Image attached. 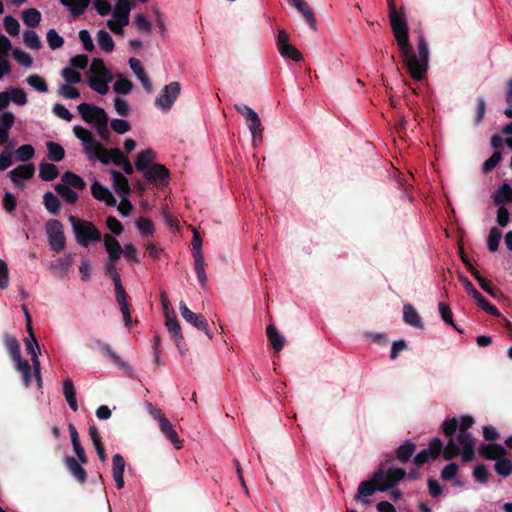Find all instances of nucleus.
<instances>
[{
	"instance_id": "nucleus-40",
	"label": "nucleus",
	"mask_w": 512,
	"mask_h": 512,
	"mask_svg": "<svg viewBox=\"0 0 512 512\" xmlns=\"http://www.w3.org/2000/svg\"><path fill=\"white\" fill-rule=\"evenodd\" d=\"M8 90L11 103L17 106H24L28 103L27 94L22 88L9 87Z\"/></svg>"
},
{
	"instance_id": "nucleus-2",
	"label": "nucleus",
	"mask_w": 512,
	"mask_h": 512,
	"mask_svg": "<svg viewBox=\"0 0 512 512\" xmlns=\"http://www.w3.org/2000/svg\"><path fill=\"white\" fill-rule=\"evenodd\" d=\"M406 475L402 468L385 467L381 465L369 480L363 481L358 487L357 500L364 502L363 498L370 497L376 490L385 492L400 482ZM365 503H367L365 501Z\"/></svg>"
},
{
	"instance_id": "nucleus-20",
	"label": "nucleus",
	"mask_w": 512,
	"mask_h": 512,
	"mask_svg": "<svg viewBox=\"0 0 512 512\" xmlns=\"http://www.w3.org/2000/svg\"><path fill=\"white\" fill-rule=\"evenodd\" d=\"M124 471V458L120 454H115L112 458V474L118 489H122L124 487Z\"/></svg>"
},
{
	"instance_id": "nucleus-36",
	"label": "nucleus",
	"mask_w": 512,
	"mask_h": 512,
	"mask_svg": "<svg viewBox=\"0 0 512 512\" xmlns=\"http://www.w3.org/2000/svg\"><path fill=\"white\" fill-rule=\"evenodd\" d=\"M61 3L68 7L73 16L81 15L87 8L90 0H60Z\"/></svg>"
},
{
	"instance_id": "nucleus-26",
	"label": "nucleus",
	"mask_w": 512,
	"mask_h": 512,
	"mask_svg": "<svg viewBox=\"0 0 512 512\" xmlns=\"http://www.w3.org/2000/svg\"><path fill=\"white\" fill-rule=\"evenodd\" d=\"M114 163L123 168L124 172L128 175L133 173V167L127 157L118 148H112V154L108 159V164Z\"/></svg>"
},
{
	"instance_id": "nucleus-31",
	"label": "nucleus",
	"mask_w": 512,
	"mask_h": 512,
	"mask_svg": "<svg viewBox=\"0 0 512 512\" xmlns=\"http://www.w3.org/2000/svg\"><path fill=\"white\" fill-rule=\"evenodd\" d=\"M155 158V153L151 149H146L138 153L135 166L137 170L144 172Z\"/></svg>"
},
{
	"instance_id": "nucleus-6",
	"label": "nucleus",
	"mask_w": 512,
	"mask_h": 512,
	"mask_svg": "<svg viewBox=\"0 0 512 512\" xmlns=\"http://www.w3.org/2000/svg\"><path fill=\"white\" fill-rule=\"evenodd\" d=\"M69 221L79 245L88 247L90 244L99 242L102 239L101 232L92 222L75 218L74 216H70Z\"/></svg>"
},
{
	"instance_id": "nucleus-22",
	"label": "nucleus",
	"mask_w": 512,
	"mask_h": 512,
	"mask_svg": "<svg viewBox=\"0 0 512 512\" xmlns=\"http://www.w3.org/2000/svg\"><path fill=\"white\" fill-rule=\"evenodd\" d=\"M129 65H130L131 70L136 75L137 79L140 81L142 87L145 89V91L150 93L152 91V84L150 82L149 77L145 73L140 60H138L136 58H130Z\"/></svg>"
},
{
	"instance_id": "nucleus-52",
	"label": "nucleus",
	"mask_w": 512,
	"mask_h": 512,
	"mask_svg": "<svg viewBox=\"0 0 512 512\" xmlns=\"http://www.w3.org/2000/svg\"><path fill=\"white\" fill-rule=\"evenodd\" d=\"M61 76L67 84H77L81 82V74L72 67H65L61 70Z\"/></svg>"
},
{
	"instance_id": "nucleus-1",
	"label": "nucleus",
	"mask_w": 512,
	"mask_h": 512,
	"mask_svg": "<svg viewBox=\"0 0 512 512\" xmlns=\"http://www.w3.org/2000/svg\"><path fill=\"white\" fill-rule=\"evenodd\" d=\"M389 19L394 37L399 46L404 65L414 80L420 81L426 75L429 61V49L425 38L421 35L418 41V55L409 43V29L405 15L398 11L394 0H387Z\"/></svg>"
},
{
	"instance_id": "nucleus-51",
	"label": "nucleus",
	"mask_w": 512,
	"mask_h": 512,
	"mask_svg": "<svg viewBox=\"0 0 512 512\" xmlns=\"http://www.w3.org/2000/svg\"><path fill=\"white\" fill-rule=\"evenodd\" d=\"M58 95L65 99H76L80 96V92L73 84L63 83L59 85Z\"/></svg>"
},
{
	"instance_id": "nucleus-61",
	"label": "nucleus",
	"mask_w": 512,
	"mask_h": 512,
	"mask_svg": "<svg viewBox=\"0 0 512 512\" xmlns=\"http://www.w3.org/2000/svg\"><path fill=\"white\" fill-rule=\"evenodd\" d=\"M73 263V256L67 255L64 258H60L57 260L55 265L53 266L54 270H58L61 274H66L71 264Z\"/></svg>"
},
{
	"instance_id": "nucleus-42",
	"label": "nucleus",
	"mask_w": 512,
	"mask_h": 512,
	"mask_svg": "<svg viewBox=\"0 0 512 512\" xmlns=\"http://www.w3.org/2000/svg\"><path fill=\"white\" fill-rule=\"evenodd\" d=\"M494 202L501 205L503 202L512 200V187L509 184H503L493 196Z\"/></svg>"
},
{
	"instance_id": "nucleus-58",
	"label": "nucleus",
	"mask_w": 512,
	"mask_h": 512,
	"mask_svg": "<svg viewBox=\"0 0 512 512\" xmlns=\"http://www.w3.org/2000/svg\"><path fill=\"white\" fill-rule=\"evenodd\" d=\"M15 155L17 160L27 161L34 156V148L28 144L22 145L15 151Z\"/></svg>"
},
{
	"instance_id": "nucleus-60",
	"label": "nucleus",
	"mask_w": 512,
	"mask_h": 512,
	"mask_svg": "<svg viewBox=\"0 0 512 512\" xmlns=\"http://www.w3.org/2000/svg\"><path fill=\"white\" fill-rule=\"evenodd\" d=\"M438 309H439V312H440V315H441V318L443 319V321L446 324L451 325L454 328H456L454 321H453L452 312H451L450 307L446 303L440 302L438 304Z\"/></svg>"
},
{
	"instance_id": "nucleus-16",
	"label": "nucleus",
	"mask_w": 512,
	"mask_h": 512,
	"mask_svg": "<svg viewBox=\"0 0 512 512\" xmlns=\"http://www.w3.org/2000/svg\"><path fill=\"white\" fill-rule=\"evenodd\" d=\"M144 175L149 182L166 185L168 183L169 172L160 164H153L144 171Z\"/></svg>"
},
{
	"instance_id": "nucleus-5",
	"label": "nucleus",
	"mask_w": 512,
	"mask_h": 512,
	"mask_svg": "<svg viewBox=\"0 0 512 512\" xmlns=\"http://www.w3.org/2000/svg\"><path fill=\"white\" fill-rule=\"evenodd\" d=\"M113 80L111 71L101 59L94 58L90 64L88 85L95 92L105 95L109 91V83Z\"/></svg>"
},
{
	"instance_id": "nucleus-63",
	"label": "nucleus",
	"mask_w": 512,
	"mask_h": 512,
	"mask_svg": "<svg viewBox=\"0 0 512 512\" xmlns=\"http://www.w3.org/2000/svg\"><path fill=\"white\" fill-rule=\"evenodd\" d=\"M458 465L454 462L446 465L442 472H441V478L444 480V481H450L452 479H454L458 473Z\"/></svg>"
},
{
	"instance_id": "nucleus-62",
	"label": "nucleus",
	"mask_w": 512,
	"mask_h": 512,
	"mask_svg": "<svg viewBox=\"0 0 512 512\" xmlns=\"http://www.w3.org/2000/svg\"><path fill=\"white\" fill-rule=\"evenodd\" d=\"M87 65L88 57L84 54L76 55L69 60V67H72L75 70H84L87 67Z\"/></svg>"
},
{
	"instance_id": "nucleus-14",
	"label": "nucleus",
	"mask_w": 512,
	"mask_h": 512,
	"mask_svg": "<svg viewBox=\"0 0 512 512\" xmlns=\"http://www.w3.org/2000/svg\"><path fill=\"white\" fill-rule=\"evenodd\" d=\"M442 450L444 451L442 441L439 438H435L430 442L428 448L416 454L414 462L417 465L427 463L430 460L436 459Z\"/></svg>"
},
{
	"instance_id": "nucleus-8",
	"label": "nucleus",
	"mask_w": 512,
	"mask_h": 512,
	"mask_svg": "<svg viewBox=\"0 0 512 512\" xmlns=\"http://www.w3.org/2000/svg\"><path fill=\"white\" fill-rule=\"evenodd\" d=\"M5 346L12 360L16 365V369L21 373L23 383L26 387L30 386L32 376L30 373V365L27 360L21 357L20 345L16 338L12 336L5 337Z\"/></svg>"
},
{
	"instance_id": "nucleus-39",
	"label": "nucleus",
	"mask_w": 512,
	"mask_h": 512,
	"mask_svg": "<svg viewBox=\"0 0 512 512\" xmlns=\"http://www.w3.org/2000/svg\"><path fill=\"white\" fill-rule=\"evenodd\" d=\"M117 302L120 306V310L123 314V319L125 322V325L130 328L132 325V319L131 314L129 310V305L127 302V294L126 292L116 295Z\"/></svg>"
},
{
	"instance_id": "nucleus-19",
	"label": "nucleus",
	"mask_w": 512,
	"mask_h": 512,
	"mask_svg": "<svg viewBox=\"0 0 512 512\" xmlns=\"http://www.w3.org/2000/svg\"><path fill=\"white\" fill-rule=\"evenodd\" d=\"M15 116L11 111L0 113V145L5 144L9 139V131L13 127Z\"/></svg>"
},
{
	"instance_id": "nucleus-24",
	"label": "nucleus",
	"mask_w": 512,
	"mask_h": 512,
	"mask_svg": "<svg viewBox=\"0 0 512 512\" xmlns=\"http://www.w3.org/2000/svg\"><path fill=\"white\" fill-rule=\"evenodd\" d=\"M110 174L113 180V188L115 192L120 196H129L130 187L127 178L116 170H110Z\"/></svg>"
},
{
	"instance_id": "nucleus-43",
	"label": "nucleus",
	"mask_w": 512,
	"mask_h": 512,
	"mask_svg": "<svg viewBox=\"0 0 512 512\" xmlns=\"http://www.w3.org/2000/svg\"><path fill=\"white\" fill-rule=\"evenodd\" d=\"M415 451V445L414 443L410 441H406L404 444L400 445L397 449L396 456L399 461L405 463L407 462L410 457L413 455Z\"/></svg>"
},
{
	"instance_id": "nucleus-29",
	"label": "nucleus",
	"mask_w": 512,
	"mask_h": 512,
	"mask_svg": "<svg viewBox=\"0 0 512 512\" xmlns=\"http://www.w3.org/2000/svg\"><path fill=\"white\" fill-rule=\"evenodd\" d=\"M479 453L486 459H499L505 453V449L498 444H484L480 446Z\"/></svg>"
},
{
	"instance_id": "nucleus-46",
	"label": "nucleus",
	"mask_w": 512,
	"mask_h": 512,
	"mask_svg": "<svg viewBox=\"0 0 512 512\" xmlns=\"http://www.w3.org/2000/svg\"><path fill=\"white\" fill-rule=\"evenodd\" d=\"M44 206L53 215H57L60 212V202L57 197L51 193L46 192L44 194Z\"/></svg>"
},
{
	"instance_id": "nucleus-48",
	"label": "nucleus",
	"mask_w": 512,
	"mask_h": 512,
	"mask_svg": "<svg viewBox=\"0 0 512 512\" xmlns=\"http://www.w3.org/2000/svg\"><path fill=\"white\" fill-rule=\"evenodd\" d=\"M23 40L25 45L33 50H39L42 46L38 34L33 30H27L23 33Z\"/></svg>"
},
{
	"instance_id": "nucleus-7",
	"label": "nucleus",
	"mask_w": 512,
	"mask_h": 512,
	"mask_svg": "<svg viewBox=\"0 0 512 512\" xmlns=\"http://www.w3.org/2000/svg\"><path fill=\"white\" fill-rule=\"evenodd\" d=\"M131 11L130 0H117L113 10L112 17L107 20V27L116 35L124 34V27L129 24V15Z\"/></svg>"
},
{
	"instance_id": "nucleus-47",
	"label": "nucleus",
	"mask_w": 512,
	"mask_h": 512,
	"mask_svg": "<svg viewBox=\"0 0 512 512\" xmlns=\"http://www.w3.org/2000/svg\"><path fill=\"white\" fill-rule=\"evenodd\" d=\"M280 55L284 58L299 62L302 60V54L300 51L291 44L282 45L281 48L278 49Z\"/></svg>"
},
{
	"instance_id": "nucleus-37",
	"label": "nucleus",
	"mask_w": 512,
	"mask_h": 512,
	"mask_svg": "<svg viewBox=\"0 0 512 512\" xmlns=\"http://www.w3.org/2000/svg\"><path fill=\"white\" fill-rule=\"evenodd\" d=\"M67 467L70 473L79 481L84 482L86 480V472L81 467L80 463L72 457L66 459Z\"/></svg>"
},
{
	"instance_id": "nucleus-12",
	"label": "nucleus",
	"mask_w": 512,
	"mask_h": 512,
	"mask_svg": "<svg viewBox=\"0 0 512 512\" xmlns=\"http://www.w3.org/2000/svg\"><path fill=\"white\" fill-rule=\"evenodd\" d=\"M179 310L182 318L198 330L203 331L209 339L213 338V335L209 332V325L206 318L200 314L191 311L187 305L181 301L179 303Z\"/></svg>"
},
{
	"instance_id": "nucleus-32",
	"label": "nucleus",
	"mask_w": 512,
	"mask_h": 512,
	"mask_svg": "<svg viewBox=\"0 0 512 512\" xmlns=\"http://www.w3.org/2000/svg\"><path fill=\"white\" fill-rule=\"evenodd\" d=\"M61 180H62L61 184H64L69 188L83 190L86 186L85 181L80 176H78L77 174H75L73 172H65L62 175Z\"/></svg>"
},
{
	"instance_id": "nucleus-3",
	"label": "nucleus",
	"mask_w": 512,
	"mask_h": 512,
	"mask_svg": "<svg viewBox=\"0 0 512 512\" xmlns=\"http://www.w3.org/2000/svg\"><path fill=\"white\" fill-rule=\"evenodd\" d=\"M473 423L474 420L470 416H462L460 418L458 435L455 439L451 438L444 447L445 460H450L458 455H461L464 462L473 460L475 455V439L468 432Z\"/></svg>"
},
{
	"instance_id": "nucleus-35",
	"label": "nucleus",
	"mask_w": 512,
	"mask_h": 512,
	"mask_svg": "<svg viewBox=\"0 0 512 512\" xmlns=\"http://www.w3.org/2000/svg\"><path fill=\"white\" fill-rule=\"evenodd\" d=\"M267 336L269 341L272 343L276 352H279L285 343L284 337L278 332L275 326H267Z\"/></svg>"
},
{
	"instance_id": "nucleus-41",
	"label": "nucleus",
	"mask_w": 512,
	"mask_h": 512,
	"mask_svg": "<svg viewBox=\"0 0 512 512\" xmlns=\"http://www.w3.org/2000/svg\"><path fill=\"white\" fill-rule=\"evenodd\" d=\"M58 175V169L54 164L42 163L39 167V177L45 181H51Z\"/></svg>"
},
{
	"instance_id": "nucleus-4",
	"label": "nucleus",
	"mask_w": 512,
	"mask_h": 512,
	"mask_svg": "<svg viewBox=\"0 0 512 512\" xmlns=\"http://www.w3.org/2000/svg\"><path fill=\"white\" fill-rule=\"evenodd\" d=\"M74 135L81 141L83 152L90 161H99L104 165H108V159L112 154V148H105L96 140L94 135L88 129L81 126H74Z\"/></svg>"
},
{
	"instance_id": "nucleus-33",
	"label": "nucleus",
	"mask_w": 512,
	"mask_h": 512,
	"mask_svg": "<svg viewBox=\"0 0 512 512\" xmlns=\"http://www.w3.org/2000/svg\"><path fill=\"white\" fill-rule=\"evenodd\" d=\"M22 21L25 25L35 28L41 21V13L35 8H28L22 11Z\"/></svg>"
},
{
	"instance_id": "nucleus-27",
	"label": "nucleus",
	"mask_w": 512,
	"mask_h": 512,
	"mask_svg": "<svg viewBox=\"0 0 512 512\" xmlns=\"http://www.w3.org/2000/svg\"><path fill=\"white\" fill-rule=\"evenodd\" d=\"M63 394L70 409L76 412L78 410L76 390L73 381L70 378H67L63 381Z\"/></svg>"
},
{
	"instance_id": "nucleus-49",
	"label": "nucleus",
	"mask_w": 512,
	"mask_h": 512,
	"mask_svg": "<svg viewBox=\"0 0 512 512\" xmlns=\"http://www.w3.org/2000/svg\"><path fill=\"white\" fill-rule=\"evenodd\" d=\"M132 88H133L132 83L127 78L123 77L122 75L117 77V79L113 85V90L117 94H121V95L129 94L132 91Z\"/></svg>"
},
{
	"instance_id": "nucleus-18",
	"label": "nucleus",
	"mask_w": 512,
	"mask_h": 512,
	"mask_svg": "<svg viewBox=\"0 0 512 512\" xmlns=\"http://www.w3.org/2000/svg\"><path fill=\"white\" fill-rule=\"evenodd\" d=\"M91 193L95 199L105 202L108 206L116 205V199L111 191L96 180L91 185Z\"/></svg>"
},
{
	"instance_id": "nucleus-50",
	"label": "nucleus",
	"mask_w": 512,
	"mask_h": 512,
	"mask_svg": "<svg viewBox=\"0 0 512 512\" xmlns=\"http://www.w3.org/2000/svg\"><path fill=\"white\" fill-rule=\"evenodd\" d=\"M55 190L67 203L73 204L78 199V194L64 184H57Z\"/></svg>"
},
{
	"instance_id": "nucleus-57",
	"label": "nucleus",
	"mask_w": 512,
	"mask_h": 512,
	"mask_svg": "<svg viewBox=\"0 0 512 512\" xmlns=\"http://www.w3.org/2000/svg\"><path fill=\"white\" fill-rule=\"evenodd\" d=\"M3 25L8 34L16 36L20 32L19 22L12 16H6L3 19Z\"/></svg>"
},
{
	"instance_id": "nucleus-54",
	"label": "nucleus",
	"mask_w": 512,
	"mask_h": 512,
	"mask_svg": "<svg viewBox=\"0 0 512 512\" xmlns=\"http://www.w3.org/2000/svg\"><path fill=\"white\" fill-rule=\"evenodd\" d=\"M47 42L52 50L59 49L64 44V39L61 37L55 29H49L47 32Z\"/></svg>"
},
{
	"instance_id": "nucleus-38",
	"label": "nucleus",
	"mask_w": 512,
	"mask_h": 512,
	"mask_svg": "<svg viewBox=\"0 0 512 512\" xmlns=\"http://www.w3.org/2000/svg\"><path fill=\"white\" fill-rule=\"evenodd\" d=\"M249 130L253 137V144L257 146L262 141L263 127L259 116H256L251 121L247 122Z\"/></svg>"
},
{
	"instance_id": "nucleus-44",
	"label": "nucleus",
	"mask_w": 512,
	"mask_h": 512,
	"mask_svg": "<svg viewBox=\"0 0 512 512\" xmlns=\"http://www.w3.org/2000/svg\"><path fill=\"white\" fill-rule=\"evenodd\" d=\"M26 82L29 86L35 89L38 92L46 93L48 92V85L45 79L37 74L29 75L26 78Z\"/></svg>"
},
{
	"instance_id": "nucleus-13",
	"label": "nucleus",
	"mask_w": 512,
	"mask_h": 512,
	"mask_svg": "<svg viewBox=\"0 0 512 512\" xmlns=\"http://www.w3.org/2000/svg\"><path fill=\"white\" fill-rule=\"evenodd\" d=\"M77 110L84 121L93 125L108 116L103 108L88 103L79 104Z\"/></svg>"
},
{
	"instance_id": "nucleus-30",
	"label": "nucleus",
	"mask_w": 512,
	"mask_h": 512,
	"mask_svg": "<svg viewBox=\"0 0 512 512\" xmlns=\"http://www.w3.org/2000/svg\"><path fill=\"white\" fill-rule=\"evenodd\" d=\"M403 319L405 323L415 328H422L423 323L418 312L411 306L405 305L403 309Z\"/></svg>"
},
{
	"instance_id": "nucleus-17",
	"label": "nucleus",
	"mask_w": 512,
	"mask_h": 512,
	"mask_svg": "<svg viewBox=\"0 0 512 512\" xmlns=\"http://www.w3.org/2000/svg\"><path fill=\"white\" fill-rule=\"evenodd\" d=\"M166 319V327L173 338L177 348L179 349L181 354H184V350L182 349L183 344V335L181 332V327L179 325V322L176 318V315H171L168 317H165Z\"/></svg>"
},
{
	"instance_id": "nucleus-55",
	"label": "nucleus",
	"mask_w": 512,
	"mask_h": 512,
	"mask_svg": "<svg viewBox=\"0 0 512 512\" xmlns=\"http://www.w3.org/2000/svg\"><path fill=\"white\" fill-rule=\"evenodd\" d=\"M97 343L101 352L107 355L110 359H112L115 364H117L120 367L126 366L125 363L122 361L121 357L117 355L108 344L100 341H98Z\"/></svg>"
},
{
	"instance_id": "nucleus-15",
	"label": "nucleus",
	"mask_w": 512,
	"mask_h": 512,
	"mask_svg": "<svg viewBox=\"0 0 512 512\" xmlns=\"http://www.w3.org/2000/svg\"><path fill=\"white\" fill-rule=\"evenodd\" d=\"M33 174L34 167L31 164L20 165L8 173L12 183L19 188H23L25 186V180L30 179Z\"/></svg>"
},
{
	"instance_id": "nucleus-34",
	"label": "nucleus",
	"mask_w": 512,
	"mask_h": 512,
	"mask_svg": "<svg viewBox=\"0 0 512 512\" xmlns=\"http://www.w3.org/2000/svg\"><path fill=\"white\" fill-rule=\"evenodd\" d=\"M96 39H97V43L99 45V47L107 52V53H110L114 50V41L111 37V35L106 31V30H99L97 32V36H96Z\"/></svg>"
},
{
	"instance_id": "nucleus-64",
	"label": "nucleus",
	"mask_w": 512,
	"mask_h": 512,
	"mask_svg": "<svg viewBox=\"0 0 512 512\" xmlns=\"http://www.w3.org/2000/svg\"><path fill=\"white\" fill-rule=\"evenodd\" d=\"M110 125L113 131L118 134H124L131 129L129 122L124 119H113Z\"/></svg>"
},
{
	"instance_id": "nucleus-11",
	"label": "nucleus",
	"mask_w": 512,
	"mask_h": 512,
	"mask_svg": "<svg viewBox=\"0 0 512 512\" xmlns=\"http://www.w3.org/2000/svg\"><path fill=\"white\" fill-rule=\"evenodd\" d=\"M46 234L49 246L55 252H61L66 245V239L62 223L57 219H51L46 223Z\"/></svg>"
},
{
	"instance_id": "nucleus-25",
	"label": "nucleus",
	"mask_w": 512,
	"mask_h": 512,
	"mask_svg": "<svg viewBox=\"0 0 512 512\" xmlns=\"http://www.w3.org/2000/svg\"><path fill=\"white\" fill-rule=\"evenodd\" d=\"M291 4L301 13L306 20L307 24L313 29L316 30V18L312 9L308 6V4L303 0H290Z\"/></svg>"
},
{
	"instance_id": "nucleus-23",
	"label": "nucleus",
	"mask_w": 512,
	"mask_h": 512,
	"mask_svg": "<svg viewBox=\"0 0 512 512\" xmlns=\"http://www.w3.org/2000/svg\"><path fill=\"white\" fill-rule=\"evenodd\" d=\"M10 46L11 43L9 39L5 36H0V80L11 71V67L7 59V53Z\"/></svg>"
},
{
	"instance_id": "nucleus-45",
	"label": "nucleus",
	"mask_w": 512,
	"mask_h": 512,
	"mask_svg": "<svg viewBox=\"0 0 512 512\" xmlns=\"http://www.w3.org/2000/svg\"><path fill=\"white\" fill-rule=\"evenodd\" d=\"M47 150H48V157L52 161L59 162L65 156L64 148L56 142H52V141L48 142Z\"/></svg>"
},
{
	"instance_id": "nucleus-28",
	"label": "nucleus",
	"mask_w": 512,
	"mask_h": 512,
	"mask_svg": "<svg viewBox=\"0 0 512 512\" xmlns=\"http://www.w3.org/2000/svg\"><path fill=\"white\" fill-rule=\"evenodd\" d=\"M116 261L117 260H109L108 259L107 263L105 264L104 269H105L106 274L112 278L114 285H115V293H116V295H118V294L124 293L125 289L121 284L120 275L117 271L116 264H115Z\"/></svg>"
},
{
	"instance_id": "nucleus-21",
	"label": "nucleus",
	"mask_w": 512,
	"mask_h": 512,
	"mask_svg": "<svg viewBox=\"0 0 512 512\" xmlns=\"http://www.w3.org/2000/svg\"><path fill=\"white\" fill-rule=\"evenodd\" d=\"M105 250L109 260H119L122 255V247L115 236L105 234L103 236Z\"/></svg>"
},
{
	"instance_id": "nucleus-9",
	"label": "nucleus",
	"mask_w": 512,
	"mask_h": 512,
	"mask_svg": "<svg viewBox=\"0 0 512 512\" xmlns=\"http://www.w3.org/2000/svg\"><path fill=\"white\" fill-rule=\"evenodd\" d=\"M23 311L25 313L27 327H28V331H29V335H30V337L25 340V345H26L27 351L31 354L33 369L35 371V376H36V379L38 382V386L40 387L42 385V379H41V373H40V360L38 358L40 348L36 341V338L34 337V335L32 333L31 317L28 313L26 306H23Z\"/></svg>"
},
{
	"instance_id": "nucleus-56",
	"label": "nucleus",
	"mask_w": 512,
	"mask_h": 512,
	"mask_svg": "<svg viewBox=\"0 0 512 512\" xmlns=\"http://www.w3.org/2000/svg\"><path fill=\"white\" fill-rule=\"evenodd\" d=\"M494 468L498 474L508 476L512 472V462L506 458H499L496 461Z\"/></svg>"
},
{
	"instance_id": "nucleus-59",
	"label": "nucleus",
	"mask_w": 512,
	"mask_h": 512,
	"mask_svg": "<svg viewBox=\"0 0 512 512\" xmlns=\"http://www.w3.org/2000/svg\"><path fill=\"white\" fill-rule=\"evenodd\" d=\"M502 159V154L499 152V151H494V153L491 155L490 158H488L484 164H483V172L484 173H489L491 172L497 165L498 163L501 161Z\"/></svg>"
},
{
	"instance_id": "nucleus-10",
	"label": "nucleus",
	"mask_w": 512,
	"mask_h": 512,
	"mask_svg": "<svg viewBox=\"0 0 512 512\" xmlns=\"http://www.w3.org/2000/svg\"><path fill=\"white\" fill-rule=\"evenodd\" d=\"M181 91L179 82H171L165 85L155 99V106L163 112L171 109Z\"/></svg>"
},
{
	"instance_id": "nucleus-53",
	"label": "nucleus",
	"mask_w": 512,
	"mask_h": 512,
	"mask_svg": "<svg viewBox=\"0 0 512 512\" xmlns=\"http://www.w3.org/2000/svg\"><path fill=\"white\" fill-rule=\"evenodd\" d=\"M501 236H502V233L497 227H492L490 229L488 239H487V245H488V249L491 252L497 251Z\"/></svg>"
}]
</instances>
